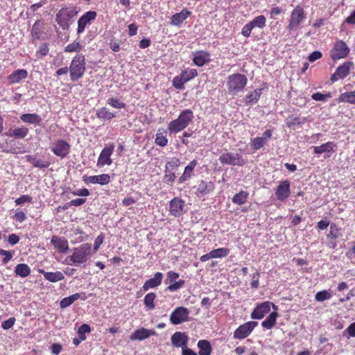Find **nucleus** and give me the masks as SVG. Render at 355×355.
Here are the masks:
<instances>
[{
	"instance_id": "obj_1",
	"label": "nucleus",
	"mask_w": 355,
	"mask_h": 355,
	"mask_svg": "<svg viewBox=\"0 0 355 355\" xmlns=\"http://www.w3.org/2000/svg\"><path fill=\"white\" fill-rule=\"evenodd\" d=\"M92 254V245L89 243H83L78 247L73 249V253L71 256L66 258L64 263L69 266H80L86 263L90 259Z\"/></svg>"
},
{
	"instance_id": "obj_2",
	"label": "nucleus",
	"mask_w": 355,
	"mask_h": 355,
	"mask_svg": "<svg viewBox=\"0 0 355 355\" xmlns=\"http://www.w3.org/2000/svg\"><path fill=\"white\" fill-rule=\"evenodd\" d=\"M193 112L190 109L182 110L176 119L169 122L168 130L171 134H176L185 129L193 119Z\"/></svg>"
},
{
	"instance_id": "obj_3",
	"label": "nucleus",
	"mask_w": 355,
	"mask_h": 355,
	"mask_svg": "<svg viewBox=\"0 0 355 355\" xmlns=\"http://www.w3.org/2000/svg\"><path fill=\"white\" fill-rule=\"evenodd\" d=\"M248 83V78L244 74L233 73L227 78V87L230 94H237L244 90Z\"/></svg>"
},
{
	"instance_id": "obj_4",
	"label": "nucleus",
	"mask_w": 355,
	"mask_h": 355,
	"mask_svg": "<svg viewBox=\"0 0 355 355\" xmlns=\"http://www.w3.org/2000/svg\"><path fill=\"white\" fill-rule=\"evenodd\" d=\"M85 58L83 54H77L71 60L69 67L70 78L72 81L80 78L85 71Z\"/></svg>"
},
{
	"instance_id": "obj_5",
	"label": "nucleus",
	"mask_w": 355,
	"mask_h": 355,
	"mask_svg": "<svg viewBox=\"0 0 355 355\" xmlns=\"http://www.w3.org/2000/svg\"><path fill=\"white\" fill-rule=\"evenodd\" d=\"M306 18V17L304 8L300 6H297L291 11L286 29L290 33L296 31L300 28V25L305 21Z\"/></svg>"
},
{
	"instance_id": "obj_6",
	"label": "nucleus",
	"mask_w": 355,
	"mask_h": 355,
	"mask_svg": "<svg viewBox=\"0 0 355 355\" xmlns=\"http://www.w3.org/2000/svg\"><path fill=\"white\" fill-rule=\"evenodd\" d=\"M78 12L73 8L60 9L55 16V21L63 30L69 28L71 20L77 15Z\"/></svg>"
},
{
	"instance_id": "obj_7",
	"label": "nucleus",
	"mask_w": 355,
	"mask_h": 355,
	"mask_svg": "<svg viewBox=\"0 0 355 355\" xmlns=\"http://www.w3.org/2000/svg\"><path fill=\"white\" fill-rule=\"evenodd\" d=\"M349 48L343 40H337L330 51V57L334 60L346 58L349 53Z\"/></svg>"
},
{
	"instance_id": "obj_8",
	"label": "nucleus",
	"mask_w": 355,
	"mask_h": 355,
	"mask_svg": "<svg viewBox=\"0 0 355 355\" xmlns=\"http://www.w3.org/2000/svg\"><path fill=\"white\" fill-rule=\"evenodd\" d=\"M180 275L178 272L170 270L166 274V278L164 281L166 284H168L166 288L167 291L171 292H175L182 288L185 284L184 279H179Z\"/></svg>"
},
{
	"instance_id": "obj_9",
	"label": "nucleus",
	"mask_w": 355,
	"mask_h": 355,
	"mask_svg": "<svg viewBox=\"0 0 355 355\" xmlns=\"http://www.w3.org/2000/svg\"><path fill=\"white\" fill-rule=\"evenodd\" d=\"M70 144L63 139L56 140L51 146V152L60 159L66 158L70 153Z\"/></svg>"
},
{
	"instance_id": "obj_10",
	"label": "nucleus",
	"mask_w": 355,
	"mask_h": 355,
	"mask_svg": "<svg viewBox=\"0 0 355 355\" xmlns=\"http://www.w3.org/2000/svg\"><path fill=\"white\" fill-rule=\"evenodd\" d=\"M218 159L222 164L242 166L245 164V159L239 153H223Z\"/></svg>"
},
{
	"instance_id": "obj_11",
	"label": "nucleus",
	"mask_w": 355,
	"mask_h": 355,
	"mask_svg": "<svg viewBox=\"0 0 355 355\" xmlns=\"http://www.w3.org/2000/svg\"><path fill=\"white\" fill-rule=\"evenodd\" d=\"M189 310L184 306L174 309L170 315V322L174 325L188 322L189 320Z\"/></svg>"
},
{
	"instance_id": "obj_12",
	"label": "nucleus",
	"mask_w": 355,
	"mask_h": 355,
	"mask_svg": "<svg viewBox=\"0 0 355 355\" xmlns=\"http://www.w3.org/2000/svg\"><path fill=\"white\" fill-rule=\"evenodd\" d=\"M270 306L275 311L277 310V306L273 303L266 301L263 303L258 304L251 313V318L252 319L260 320L262 319L264 315L269 313L270 311Z\"/></svg>"
},
{
	"instance_id": "obj_13",
	"label": "nucleus",
	"mask_w": 355,
	"mask_h": 355,
	"mask_svg": "<svg viewBox=\"0 0 355 355\" xmlns=\"http://www.w3.org/2000/svg\"><path fill=\"white\" fill-rule=\"evenodd\" d=\"M96 12L92 10L84 13L78 20L77 34L83 33L85 28L92 24V21L96 19Z\"/></svg>"
},
{
	"instance_id": "obj_14",
	"label": "nucleus",
	"mask_w": 355,
	"mask_h": 355,
	"mask_svg": "<svg viewBox=\"0 0 355 355\" xmlns=\"http://www.w3.org/2000/svg\"><path fill=\"white\" fill-rule=\"evenodd\" d=\"M257 322H247L240 325L234 332V338L236 339H244L248 337L257 325Z\"/></svg>"
},
{
	"instance_id": "obj_15",
	"label": "nucleus",
	"mask_w": 355,
	"mask_h": 355,
	"mask_svg": "<svg viewBox=\"0 0 355 355\" xmlns=\"http://www.w3.org/2000/svg\"><path fill=\"white\" fill-rule=\"evenodd\" d=\"M114 149V144H111L103 148L102 151L101 152L98 161L97 166L102 167L105 165L110 166L112 163V160L111 159V155L113 153Z\"/></svg>"
},
{
	"instance_id": "obj_16",
	"label": "nucleus",
	"mask_w": 355,
	"mask_h": 355,
	"mask_svg": "<svg viewBox=\"0 0 355 355\" xmlns=\"http://www.w3.org/2000/svg\"><path fill=\"white\" fill-rule=\"evenodd\" d=\"M291 195V182L288 180L279 182L275 189V196L280 202L285 201Z\"/></svg>"
},
{
	"instance_id": "obj_17",
	"label": "nucleus",
	"mask_w": 355,
	"mask_h": 355,
	"mask_svg": "<svg viewBox=\"0 0 355 355\" xmlns=\"http://www.w3.org/2000/svg\"><path fill=\"white\" fill-rule=\"evenodd\" d=\"M353 66V62L347 61L338 67L336 71L331 75L330 80L332 82L343 79L349 74L350 69Z\"/></svg>"
},
{
	"instance_id": "obj_18",
	"label": "nucleus",
	"mask_w": 355,
	"mask_h": 355,
	"mask_svg": "<svg viewBox=\"0 0 355 355\" xmlns=\"http://www.w3.org/2000/svg\"><path fill=\"white\" fill-rule=\"evenodd\" d=\"M185 205L184 201L175 197L173 198L169 202V213L173 216H180L184 214V207Z\"/></svg>"
},
{
	"instance_id": "obj_19",
	"label": "nucleus",
	"mask_w": 355,
	"mask_h": 355,
	"mask_svg": "<svg viewBox=\"0 0 355 355\" xmlns=\"http://www.w3.org/2000/svg\"><path fill=\"white\" fill-rule=\"evenodd\" d=\"M83 180L85 184H98L100 185H105L110 182L111 178L109 174L103 173L98 175H84L83 177Z\"/></svg>"
},
{
	"instance_id": "obj_20",
	"label": "nucleus",
	"mask_w": 355,
	"mask_h": 355,
	"mask_svg": "<svg viewBox=\"0 0 355 355\" xmlns=\"http://www.w3.org/2000/svg\"><path fill=\"white\" fill-rule=\"evenodd\" d=\"M214 189L215 185L213 182L201 180L196 186V194L198 198H202L212 192Z\"/></svg>"
},
{
	"instance_id": "obj_21",
	"label": "nucleus",
	"mask_w": 355,
	"mask_h": 355,
	"mask_svg": "<svg viewBox=\"0 0 355 355\" xmlns=\"http://www.w3.org/2000/svg\"><path fill=\"white\" fill-rule=\"evenodd\" d=\"M25 158L26 160L28 163L31 164L33 167L40 169H46L49 168L51 164V162L49 159H38L36 155H26Z\"/></svg>"
},
{
	"instance_id": "obj_22",
	"label": "nucleus",
	"mask_w": 355,
	"mask_h": 355,
	"mask_svg": "<svg viewBox=\"0 0 355 355\" xmlns=\"http://www.w3.org/2000/svg\"><path fill=\"white\" fill-rule=\"evenodd\" d=\"M51 243L60 253H66L69 250L68 241L64 237L53 236L51 239Z\"/></svg>"
},
{
	"instance_id": "obj_23",
	"label": "nucleus",
	"mask_w": 355,
	"mask_h": 355,
	"mask_svg": "<svg viewBox=\"0 0 355 355\" xmlns=\"http://www.w3.org/2000/svg\"><path fill=\"white\" fill-rule=\"evenodd\" d=\"M188 336L182 332L177 331L171 336V343L175 347L182 349L188 345Z\"/></svg>"
},
{
	"instance_id": "obj_24",
	"label": "nucleus",
	"mask_w": 355,
	"mask_h": 355,
	"mask_svg": "<svg viewBox=\"0 0 355 355\" xmlns=\"http://www.w3.org/2000/svg\"><path fill=\"white\" fill-rule=\"evenodd\" d=\"M27 77L28 71L26 69H21L14 71L7 77V79L10 85H13L19 83Z\"/></svg>"
},
{
	"instance_id": "obj_25",
	"label": "nucleus",
	"mask_w": 355,
	"mask_h": 355,
	"mask_svg": "<svg viewBox=\"0 0 355 355\" xmlns=\"http://www.w3.org/2000/svg\"><path fill=\"white\" fill-rule=\"evenodd\" d=\"M163 279V274L160 272H157L154 277L146 280L142 286L144 291H147L150 288L157 287L162 284Z\"/></svg>"
},
{
	"instance_id": "obj_26",
	"label": "nucleus",
	"mask_w": 355,
	"mask_h": 355,
	"mask_svg": "<svg viewBox=\"0 0 355 355\" xmlns=\"http://www.w3.org/2000/svg\"><path fill=\"white\" fill-rule=\"evenodd\" d=\"M193 62L198 67H202L210 61V54L205 51H198L193 53Z\"/></svg>"
},
{
	"instance_id": "obj_27",
	"label": "nucleus",
	"mask_w": 355,
	"mask_h": 355,
	"mask_svg": "<svg viewBox=\"0 0 355 355\" xmlns=\"http://www.w3.org/2000/svg\"><path fill=\"white\" fill-rule=\"evenodd\" d=\"M29 130L27 127L21 125L14 129H10L6 132V135L15 139H24L28 134Z\"/></svg>"
},
{
	"instance_id": "obj_28",
	"label": "nucleus",
	"mask_w": 355,
	"mask_h": 355,
	"mask_svg": "<svg viewBox=\"0 0 355 355\" xmlns=\"http://www.w3.org/2000/svg\"><path fill=\"white\" fill-rule=\"evenodd\" d=\"M198 162L193 159L184 168L183 174L178 179V184H182L193 175V170L197 166Z\"/></svg>"
},
{
	"instance_id": "obj_29",
	"label": "nucleus",
	"mask_w": 355,
	"mask_h": 355,
	"mask_svg": "<svg viewBox=\"0 0 355 355\" xmlns=\"http://www.w3.org/2000/svg\"><path fill=\"white\" fill-rule=\"evenodd\" d=\"M191 15V12L187 9H183L180 12L172 15L171 25L180 26L183 21Z\"/></svg>"
},
{
	"instance_id": "obj_30",
	"label": "nucleus",
	"mask_w": 355,
	"mask_h": 355,
	"mask_svg": "<svg viewBox=\"0 0 355 355\" xmlns=\"http://www.w3.org/2000/svg\"><path fill=\"white\" fill-rule=\"evenodd\" d=\"M156 332L153 329H147L141 328L136 330L131 336L132 340H142L149 338L150 336L155 335Z\"/></svg>"
},
{
	"instance_id": "obj_31",
	"label": "nucleus",
	"mask_w": 355,
	"mask_h": 355,
	"mask_svg": "<svg viewBox=\"0 0 355 355\" xmlns=\"http://www.w3.org/2000/svg\"><path fill=\"white\" fill-rule=\"evenodd\" d=\"M39 272L42 273L44 278L50 282H58L64 279V276L60 271L46 272L42 269L39 270Z\"/></svg>"
},
{
	"instance_id": "obj_32",
	"label": "nucleus",
	"mask_w": 355,
	"mask_h": 355,
	"mask_svg": "<svg viewBox=\"0 0 355 355\" xmlns=\"http://www.w3.org/2000/svg\"><path fill=\"white\" fill-rule=\"evenodd\" d=\"M19 118L24 123L35 125H40L42 121L41 116L35 113L22 114Z\"/></svg>"
},
{
	"instance_id": "obj_33",
	"label": "nucleus",
	"mask_w": 355,
	"mask_h": 355,
	"mask_svg": "<svg viewBox=\"0 0 355 355\" xmlns=\"http://www.w3.org/2000/svg\"><path fill=\"white\" fill-rule=\"evenodd\" d=\"M91 331V328L87 324H82L78 330V338H74L73 339V344L76 346L78 345L82 341L86 339V333H89Z\"/></svg>"
},
{
	"instance_id": "obj_34",
	"label": "nucleus",
	"mask_w": 355,
	"mask_h": 355,
	"mask_svg": "<svg viewBox=\"0 0 355 355\" xmlns=\"http://www.w3.org/2000/svg\"><path fill=\"white\" fill-rule=\"evenodd\" d=\"M2 152L12 154H21L26 152L23 145H19V142L11 140L9 143V148H4Z\"/></svg>"
},
{
	"instance_id": "obj_35",
	"label": "nucleus",
	"mask_w": 355,
	"mask_h": 355,
	"mask_svg": "<svg viewBox=\"0 0 355 355\" xmlns=\"http://www.w3.org/2000/svg\"><path fill=\"white\" fill-rule=\"evenodd\" d=\"M263 89H256L250 94H248L245 98V104L246 105H254L257 103L262 94Z\"/></svg>"
},
{
	"instance_id": "obj_36",
	"label": "nucleus",
	"mask_w": 355,
	"mask_h": 355,
	"mask_svg": "<svg viewBox=\"0 0 355 355\" xmlns=\"http://www.w3.org/2000/svg\"><path fill=\"white\" fill-rule=\"evenodd\" d=\"M197 346L199 349V355H211L212 347L209 341L207 340H200L198 342Z\"/></svg>"
},
{
	"instance_id": "obj_37",
	"label": "nucleus",
	"mask_w": 355,
	"mask_h": 355,
	"mask_svg": "<svg viewBox=\"0 0 355 355\" xmlns=\"http://www.w3.org/2000/svg\"><path fill=\"white\" fill-rule=\"evenodd\" d=\"M336 145L331 141H328L319 146H313V152L315 154H322L323 153H329L334 151V148Z\"/></svg>"
},
{
	"instance_id": "obj_38",
	"label": "nucleus",
	"mask_w": 355,
	"mask_h": 355,
	"mask_svg": "<svg viewBox=\"0 0 355 355\" xmlns=\"http://www.w3.org/2000/svg\"><path fill=\"white\" fill-rule=\"evenodd\" d=\"M31 271V268L26 263H19L15 268V275L22 278L28 277Z\"/></svg>"
},
{
	"instance_id": "obj_39",
	"label": "nucleus",
	"mask_w": 355,
	"mask_h": 355,
	"mask_svg": "<svg viewBox=\"0 0 355 355\" xmlns=\"http://www.w3.org/2000/svg\"><path fill=\"white\" fill-rule=\"evenodd\" d=\"M96 115L97 118L103 120H111L116 117V114L111 112L109 109L105 107L98 109Z\"/></svg>"
},
{
	"instance_id": "obj_40",
	"label": "nucleus",
	"mask_w": 355,
	"mask_h": 355,
	"mask_svg": "<svg viewBox=\"0 0 355 355\" xmlns=\"http://www.w3.org/2000/svg\"><path fill=\"white\" fill-rule=\"evenodd\" d=\"M278 316V313L277 311L272 312L261 323V325L263 328L267 329H272L275 323L276 320Z\"/></svg>"
},
{
	"instance_id": "obj_41",
	"label": "nucleus",
	"mask_w": 355,
	"mask_h": 355,
	"mask_svg": "<svg viewBox=\"0 0 355 355\" xmlns=\"http://www.w3.org/2000/svg\"><path fill=\"white\" fill-rule=\"evenodd\" d=\"M80 298V293H76L69 297H64L61 300L60 306L64 309L72 304L75 301Z\"/></svg>"
},
{
	"instance_id": "obj_42",
	"label": "nucleus",
	"mask_w": 355,
	"mask_h": 355,
	"mask_svg": "<svg viewBox=\"0 0 355 355\" xmlns=\"http://www.w3.org/2000/svg\"><path fill=\"white\" fill-rule=\"evenodd\" d=\"M248 193L245 191H241L239 193H236L232 198V201L234 204L238 205H242L245 204L248 200Z\"/></svg>"
},
{
	"instance_id": "obj_43",
	"label": "nucleus",
	"mask_w": 355,
	"mask_h": 355,
	"mask_svg": "<svg viewBox=\"0 0 355 355\" xmlns=\"http://www.w3.org/2000/svg\"><path fill=\"white\" fill-rule=\"evenodd\" d=\"M338 102H345L355 105V90L342 93L338 98Z\"/></svg>"
},
{
	"instance_id": "obj_44",
	"label": "nucleus",
	"mask_w": 355,
	"mask_h": 355,
	"mask_svg": "<svg viewBox=\"0 0 355 355\" xmlns=\"http://www.w3.org/2000/svg\"><path fill=\"white\" fill-rule=\"evenodd\" d=\"M156 294L154 293H149L144 297V304L148 309L153 310L155 308L154 302Z\"/></svg>"
},
{
	"instance_id": "obj_45",
	"label": "nucleus",
	"mask_w": 355,
	"mask_h": 355,
	"mask_svg": "<svg viewBox=\"0 0 355 355\" xmlns=\"http://www.w3.org/2000/svg\"><path fill=\"white\" fill-rule=\"evenodd\" d=\"M342 236L341 229L338 227L335 223L330 225V230L327 235V239H337Z\"/></svg>"
},
{
	"instance_id": "obj_46",
	"label": "nucleus",
	"mask_w": 355,
	"mask_h": 355,
	"mask_svg": "<svg viewBox=\"0 0 355 355\" xmlns=\"http://www.w3.org/2000/svg\"><path fill=\"white\" fill-rule=\"evenodd\" d=\"M42 22L40 20L36 21L33 25L31 35L34 39L39 40L42 34Z\"/></svg>"
},
{
	"instance_id": "obj_47",
	"label": "nucleus",
	"mask_w": 355,
	"mask_h": 355,
	"mask_svg": "<svg viewBox=\"0 0 355 355\" xmlns=\"http://www.w3.org/2000/svg\"><path fill=\"white\" fill-rule=\"evenodd\" d=\"M266 137H257L251 140L250 146L253 150H257L266 144Z\"/></svg>"
},
{
	"instance_id": "obj_48",
	"label": "nucleus",
	"mask_w": 355,
	"mask_h": 355,
	"mask_svg": "<svg viewBox=\"0 0 355 355\" xmlns=\"http://www.w3.org/2000/svg\"><path fill=\"white\" fill-rule=\"evenodd\" d=\"M266 17L263 15H259L250 21L253 28L257 27L263 28L266 26Z\"/></svg>"
},
{
	"instance_id": "obj_49",
	"label": "nucleus",
	"mask_w": 355,
	"mask_h": 355,
	"mask_svg": "<svg viewBox=\"0 0 355 355\" xmlns=\"http://www.w3.org/2000/svg\"><path fill=\"white\" fill-rule=\"evenodd\" d=\"M175 180V174L173 171L164 169V175L162 178L164 183L168 185H172Z\"/></svg>"
},
{
	"instance_id": "obj_50",
	"label": "nucleus",
	"mask_w": 355,
	"mask_h": 355,
	"mask_svg": "<svg viewBox=\"0 0 355 355\" xmlns=\"http://www.w3.org/2000/svg\"><path fill=\"white\" fill-rule=\"evenodd\" d=\"M213 259L223 258L230 253V250L226 248H220L211 251Z\"/></svg>"
},
{
	"instance_id": "obj_51",
	"label": "nucleus",
	"mask_w": 355,
	"mask_h": 355,
	"mask_svg": "<svg viewBox=\"0 0 355 355\" xmlns=\"http://www.w3.org/2000/svg\"><path fill=\"white\" fill-rule=\"evenodd\" d=\"M181 164V162L180 159L177 157H172L169 161L166 163L165 168L166 170H169L173 171V170L178 168Z\"/></svg>"
},
{
	"instance_id": "obj_52",
	"label": "nucleus",
	"mask_w": 355,
	"mask_h": 355,
	"mask_svg": "<svg viewBox=\"0 0 355 355\" xmlns=\"http://www.w3.org/2000/svg\"><path fill=\"white\" fill-rule=\"evenodd\" d=\"M107 104L116 109H123L125 107L126 104L121 101L117 98H109L107 100Z\"/></svg>"
},
{
	"instance_id": "obj_53",
	"label": "nucleus",
	"mask_w": 355,
	"mask_h": 355,
	"mask_svg": "<svg viewBox=\"0 0 355 355\" xmlns=\"http://www.w3.org/2000/svg\"><path fill=\"white\" fill-rule=\"evenodd\" d=\"M332 297L329 291L323 290L318 292L315 295V300L318 302H323L331 299Z\"/></svg>"
},
{
	"instance_id": "obj_54",
	"label": "nucleus",
	"mask_w": 355,
	"mask_h": 355,
	"mask_svg": "<svg viewBox=\"0 0 355 355\" xmlns=\"http://www.w3.org/2000/svg\"><path fill=\"white\" fill-rule=\"evenodd\" d=\"M181 75L184 80L188 82L198 76V71L196 69H187L181 73Z\"/></svg>"
},
{
	"instance_id": "obj_55",
	"label": "nucleus",
	"mask_w": 355,
	"mask_h": 355,
	"mask_svg": "<svg viewBox=\"0 0 355 355\" xmlns=\"http://www.w3.org/2000/svg\"><path fill=\"white\" fill-rule=\"evenodd\" d=\"M186 83V80H184V78L181 74L175 76L173 79V86L177 89H183L184 85Z\"/></svg>"
},
{
	"instance_id": "obj_56",
	"label": "nucleus",
	"mask_w": 355,
	"mask_h": 355,
	"mask_svg": "<svg viewBox=\"0 0 355 355\" xmlns=\"http://www.w3.org/2000/svg\"><path fill=\"white\" fill-rule=\"evenodd\" d=\"M306 121V118L302 119L299 117L287 119V126L288 128H293L295 125H301Z\"/></svg>"
},
{
	"instance_id": "obj_57",
	"label": "nucleus",
	"mask_w": 355,
	"mask_h": 355,
	"mask_svg": "<svg viewBox=\"0 0 355 355\" xmlns=\"http://www.w3.org/2000/svg\"><path fill=\"white\" fill-rule=\"evenodd\" d=\"M155 144L159 146L164 147L166 146L168 144V139L165 135L162 132H158L156 134L155 137Z\"/></svg>"
},
{
	"instance_id": "obj_58",
	"label": "nucleus",
	"mask_w": 355,
	"mask_h": 355,
	"mask_svg": "<svg viewBox=\"0 0 355 355\" xmlns=\"http://www.w3.org/2000/svg\"><path fill=\"white\" fill-rule=\"evenodd\" d=\"M83 46L79 42H73V43L69 44L64 48V52H76L82 49Z\"/></svg>"
},
{
	"instance_id": "obj_59",
	"label": "nucleus",
	"mask_w": 355,
	"mask_h": 355,
	"mask_svg": "<svg viewBox=\"0 0 355 355\" xmlns=\"http://www.w3.org/2000/svg\"><path fill=\"white\" fill-rule=\"evenodd\" d=\"M331 94L328 92L327 94H322L320 92H316L311 95L312 99L317 101H326L328 98H331Z\"/></svg>"
},
{
	"instance_id": "obj_60",
	"label": "nucleus",
	"mask_w": 355,
	"mask_h": 355,
	"mask_svg": "<svg viewBox=\"0 0 355 355\" xmlns=\"http://www.w3.org/2000/svg\"><path fill=\"white\" fill-rule=\"evenodd\" d=\"M14 252L7 251L0 248V255L4 256L2 259L3 263L6 264L10 261L13 257Z\"/></svg>"
},
{
	"instance_id": "obj_61",
	"label": "nucleus",
	"mask_w": 355,
	"mask_h": 355,
	"mask_svg": "<svg viewBox=\"0 0 355 355\" xmlns=\"http://www.w3.org/2000/svg\"><path fill=\"white\" fill-rule=\"evenodd\" d=\"M103 241H104V236L103 234H99L96 238V239L94 241V247L92 249L94 253H96L98 250L100 246L103 243Z\"/></svg>"
},
{
	"instance_id": "obj_62",
	"label": "nucleus",
	"mask_w": 355,
	"mask_h": 355,
	"mask_svg": "<svg viewBox=\"0 0 355 355\" xmlns=\"http://www.w3.org/2000/svg\"><path fill=\"white\" fill-rule=\"evenodd\" d=\"M32 198L28 195H23L15 200V203L17 205L24 204L26 202H31Z\"/></svg>"
},
{
	"instance_id": "obj_63",
	"label": "nucleus",
	"mask_w": 355,
	"mask_h": 355,
	"mask_svg": "<svg viewBox=\"0 0 355 355\" xmlns=\"http://www.w3.org/2000/svg\"><path fill=\"white\" fill-rule=\"evenodd\" d=\"M15 318L12 317L8 319L7 320L4 321L1 324V327L4 330H8L10 329L15 323Z\"/></svg>"
},
{
	"instance_id": "obj_64",
	"label": "nucleus",
	"mask_w": 355,
	"mask_h": 355,
	"mask_svg": "<svg viewBox=\"0 0 355 355\" xmlns=\"http://www.w3.org/2000/svg\"><path fill=\"white\" fill-rule=\"evenodd\" d=\"M253 29L252 26H251L250 23L248 22V24H246L243 28H242V30H241V34L245 37H249L250 36V34H251V31Z\"/></svg>"
}]
</instances>
